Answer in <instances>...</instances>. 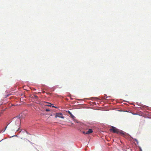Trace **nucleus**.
<instances>
[{
    "instance_id": "obj_3",
    "label": "nucleus",
    "mask_w": 151,
    "mask_h": 151,
    "mask_svg": "<svg viewBox=\"0 0 151 151\" xmlns=\"http://www.w3.org/2000/svg\"><path fill=\"white\" fill-rule=\"evenodd\" d=\"M16 118H17L18 119V122H20L21 119L23 118V116L22 114H20L17 117H15Z\"/></svg>"
},
{
    "instance_id": "obj_1",
    "label": "nucleus",
    "mask_w": 151,
    "mask_h": 151,
    "mask_svg": "<svg viewBox=\"0 0 151 151\" xmlns=\"http://www.w3.org/2000/svg\"><path fill=\"white\" fill-rule=\"evenodd\" d=\"M110 131H112L114 133H116L119 134H122L124 136L127 135V133L125 132H124L122 130H120L117 129L116 128L112 126L111 128L110 129Z\"/></svg>"
},
{
    "instance_id": "obj_6",
    "label": "nucleus",
    "mask_w": 151,
    "mask_h": 151,
    "mask_svg": "<svg viewBox=\"0 0 151 151\" xmlns=\"http://www.w3.org/2000/svg\"><path fill=\"white\" fill-rule=\"evenodd\" d=\"M47 103V106H51V104L50 103Z\"/></svg>"
},
{
    "instance_id": "obj_8",
    "label": "nucleus",
    "mask_w": 151,
    "mask_h": 151,
    "mask_svg": "<svg viewBox=\"0 0 151 151\" xmlns=\"http://www.w3.org/2000/svg\"><path fill=\"white\" fill-rule=\"evenodd\" d=\"M82 133L83 134H87L86 133V132H84V131H83L82 132Z\"/></svg>"
},
{
    "instance_id": "obj_7",
    "label": "nucleus",
    "mask_w": 151,
    "mask_h": 151,
    "mask_svg": "<svg viewBox=\"0 0 151 151\" xmlns=\"http://www.w3.org/2000/svg\"><path fill=\"white\" fill-rule=\"evenodd\" d=\"M34 98H35V99H38V96H34Z\"/></svg>"
},
{
    "instance_id": "obj_9",
    "label": "nucleus",
    "mask_w": 151,
    "mask_h": 151,
    "mask_svg": "<svg viewBox=\"0 0 151 151\" xmlns=\"http://www.w3.org/2000/svg\"><path fill=\"white\" fill-rule=\"evenodd\" d=\"M45 110L47 111V112H48V111H50V110L49 109H46Z\"/></svg>"
},
{
    "instance_id": "obj_13",
    "label": "nucleus",
    "mask_w": 151,
    "mask_h": 151,
    "mask_svg": "<svg viewBox=\"0 0 151 151\" xmlns=\"http://www.w3.org/2000/svg\"><path fill=\"white\" fill-rule=\"evenodd\" d=\"M44 92H45L44 91H43V93H44Z\"/></svg>"
},
{
    "instance_id": "obj_11",
    "label": "nucleus",
    "mask_w": 151,
    "mask_h": 151,
    "mask_svg": "<svg viewBox=\"0 0 151 151\" xmlns=\"http://www.w3.org/2000/svg\"><path fill=\"white\" fill-rule=\"evenodd\" d=\"M52 107H55V108H56L57 107H55V106H52Z\"/></svg>"
},
{
    "instance_id": "obj_10",
    "label": "nucleus",
    "mask_w": 151,
    "mask_h": 151,
    "mask_svg": "<svg viewBox=\"0 0 151 151\" xmlns=\"http://www.w3.org/2000/svg\"><path fill=\"white\" fill-rule=\"evenodd\" d=\"M7 127V126H6V127H5V129L4 130L3 132H4V131H5V130H6V128Z\"/></svg>"
},
{
    "instance_id": "obj_12",
    "label": "nucleus",
    "mask_w": 151,
    "mask_h": 151,
    "mask_svg": "<svg viewBox=\"0 0 151 151\" xmlns=\"http://www.w3.org/2000/svg\"><path fill=\"white\" fill-rule=\"evenodd\" d=\"M136 141H137V139H135V140Z\"/></svg>"
},
{
    "instance_id": "obj_2",
    "label": "nucleus",
    "mask_w": 151,
    "mask_h": 151,
    "mask_svg": "<svg viewBox=\"0 0 151 151\" xmlns=\"http://www.w3.org/2000/svg\"><path fill=\"white\" fill-rule=\"evenodd\" d=\"M57 117L61 118L63 119L64 118V116L62 115V114L61 113H56L55 116V118Z\"/></svg>"
},
{
    "instance_id": "obj_4",
    "label": "nucleus",
    "mask_w": 151,
    "mask_h": 151,
    "mask_svg": "<svg viewBox=\"0 0 151 151\" xmlns=\"http://www.w3.org/2000/svg\"><path fill=\"white\" fill-rule=\"evenodd\" d=\"M93 131L92 129H90L88 130L87 132H86V133L87 134H90L92 133Z\"/></svg>"
},
{
    "instance_id": "obj_5",
    "label": "nucleus",
    "mask_w": 151,
    "mask_h": 151,
    "mask_svg": "<svg viewBox=\"0 0 151 151\" xmlns=\"http://www.w3.org/2000/svg\"><path fill=\"white\" fill-rule=\"evenodd\" d=\"M68 112L70 114V115L71 116H72V117H74L73 116L72 114V113H71L70 111H68Z\"/></svg>"
}]
</instances>
